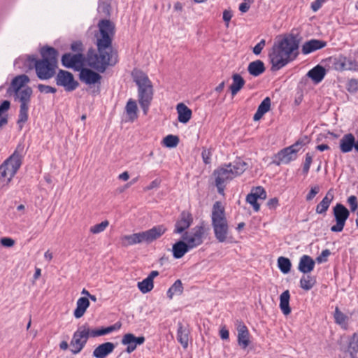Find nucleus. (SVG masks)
I'll return each mask as SVG.
<instances>
[{
	"mask_svg": "<svg viewBox=\"0 0 358 358\" xmlns=\"http://www.w3.org/2000/svg\"><path fill=\"white\" fill-rule=\"evenodd\" d=\"M153 287V282H152L150 280V278H148L138 282V288L143 294L148 293L150 291H151Z\"/></svg>",
	"mask_w": 358,
	"mask_h": 358,
	"instance_id": "obj_42",
	"label": "nucleus"
},
{
	"mask_svg": "<svg viewBox=\"0 0 358 358\" xmlns=\"http://www.w3.org/2000/svg\"><path fill=\"white\" fill-rule=\"evenodd\" d=\"M235 325L238 332V345L243 349H245L250 344V333L248 327L242 321L240 320H236Z\"/></svg>",
	"mask_w": 358,
	"mask_h": 358,
	"instance_id": "obj_16",
	"label": "nucleus"
},
{
	"mask_svg": "<svg viewBox=\"0 0 358 358\" xmlns=\"http://www.w3.org/2000/svg\"><path fill=\"white\" fill-rule=\"evenodd\" d=\"M164 145L167 148H175L179 143L177 136L169 134L163 139Z\"/></svg>",
	"mask_w": 358,
	"mask_h": 358,
	"instance_id": "obj_43",
	"label": "nucleus"
},
{
	"mask_svg": "<svg viewBox=\"0 0 358 358\" xmlns=\"http://www.w3.org/2000/svg\"><path fill=\"white\" fill-rule=\"evenodd\" d=\"M250 7V3H248V2H243L239 5V10L241 13H246L248 11Z\"/></svg>",
	"mask_w": 358,
	"mask_h": 358,
	"instance_id": "obj_62",
	"label": "nucleus"
},
{
	"mask_svg": "<svg viewBox=\"0 0 358 358\" xmlns=\"http://www.w3.org/2000/svg\"><path fill=\"white\" fill-rule=\"evenodd\" d=\"M144 342V336L136 337L131 333L124 334L121 341L122 345H127L126 352L127 353H131L136 350L138 345H142Z\"/></svg>",
	"mask_w": 358,
	"mask_h": 358,
	"instance_id": "obj_15",
	"label": "nucleus"
},
{
	"mask_svg": "<svg viewBox=\"0 0 358 358\" xmlns=\"http://www.w3.org/2000/svg\"><path fill=\"white\" fill-rule=\"evenodd\" d=\"M38 89L40 92L45 94L55 93L57 92V89L55 87L43 84H39L38 85Z\"/></svg>",
	"mask_w": 358,
	"mask_h": 358,
	"instance_id": "obj_50",
	"label": "nucleus"
},
{
	"mask_svg": "<svg viewBox=\"0 0 358 358\" xmlns=\"http://www.w3.org/2000/svg\"><path fill=\"white\" fill-rule=\"evenodd\" d=\"M91 337L90 329L87 324H83L78 327L73 333L70 342L71 351L76 355L81 352L85 346L89 338Z\"/></svg>",
	"mask_w": 358,
	"mask_h": 358,
	"instance_id": "obj_9",
	"label": "nucleus"
},
{
	"mask_svg": "<svg viewBox=\"0 0 358 358\" xmlns=\"http://www.w3.org/2000/svg\"><path fill=\"white\" fill-rule=\"evenodd\" d=\"M212 155V152L210 150L203 148L201 152V157L203 162L206 164H208L210 163V157Z\"/></svg>",
	"mask_w": 358,
	"mask_h": 358,
	"instance_id": "obj_53",
	"label": "nucleus"
},
{
	"mask_svg": "<svg viewBox=\"0 0 358 358\" xmlns=\"http://www.w3.org/2000/svg\"><path fill=\"white\" fill-rule=\"evenodd\" d=\"M115 348V345L111 342H106L98 345L93 351L95 358H106L111 354Z\"/></svg>",
	"mask_w": 358,
	"mask_h": 358,
	"instance_id": "obj_21",
	"label": "nucleus"
},
{
	"mask_svg": "<svg viewBox=\"0 0 358 358\" xmlns=\"http://www.w3.org/2000/svg\"><path fill=\"white\" fill-rule=\"evenodd\" d=\"M334 317L336 324L345 327L347 325L348 317L342 313L338 308H336Z\"/></svg>",
	"mask_w": 358,
	"mask_h": 358,
	"instance_id": "obj_41",
	"label": "nucleus"
},
{
	"mask_svg": "<svg viewBox=\"0 0 358 358\" xmlns=\"http://www.w3.org/2000/svg\"><path fill=\"white\" fill-rule=\"evenodd\" d=\"M326 2V0H315L310 4V8L313 12H317L321 8L323 3Z\"/></svg>",
	"mask_w": 358,
	"mask_h": 358,
	"instance_id": "obj_56",
	"label": "nucleus"
},
{
	"mask_svg": "<svg viewBox=\"0 0 358 358\" xmlns=\"http://www.w3.org/2000/svg\"><path fill=\"white\" fill-rule=\"evenodd\" d=\"M29 81V78L27 76L24 74V85ZM32 94V90L28 86L24 85V122L27 120V115L25 113V102L29 100V98Z\"/></svg>",
	"mask_w": 358,
	"mask_h": 358,
	"instance_id": "obj_40",
	"label": "nucleus"
},
{
	"mask_svg": "<svg viewBox=\"0 0 358 358\" xmlns=\"http://www.w3.org/2000/svg\"><path fill=\"white\" fill-rule=\"evenodd\" d=\"M271 107V99L269 97H266L258 106L259 113H264V114L268 112Z\"/></svg>",
	"mask_w": 358,
	"mask_h": 358,
	"instance_id": "obj_48",
	"label": "nucleus"
},
{
	"mask_svg": "<svg viewBox=\"0 0 358 358\" xmlns=\"http://www.w3.org/2000/svg\"><path fill=\"white\" fill-rule=\"evenodd\" d=\"M305 145V142L303 141L299 140L293 145L289 146L288 148L290 150H292L294 151V154H297V152L299 151V150L302 148L303 145Z\"/></svg>",
	"mask_w": 358,
	"mask_h": 358,
	"instance_id": "obj_57",
	"label": "nucleus"
},
{
	"mask_svg": "<svg viewBox=\"0 0 358 358\" xmlns=\"http://www.w3.org/2000/svg\"><path fill=\"white\" fill-rule=\"evenodd\" d=\"M40 52L42 58L34 64L36 75L41 80L50 79L56 73L58 52L52 47L44 46Z\"/></svg>",
	"mask_w": 358,
	"mask_h": 358,
	"instance_id": "obj_4",
	"label": "nucleus"
},
{
	"mask_svg": "<svg viewBox=\"0 0 358 358\" xmlns=\"http://www.w3.org/2000/svg\"><path fill=\"white\" fill-rule=\"evenodd\" d=\"M258 199L257 196L251 193L248 194L246 196V201L253 207L255 212H258L260 209V205L257 202Z\"/></svg>",
	"mask_w": 358,
	"mask_h": 358,
	"instance_id": "obj_46",
	"label": "nucleus"
},
{
	"mask_svg": "<svg viewBox=\"0 0 358 358\" xmlns=\"http://www.w3.org/2000/svg\"><path fill=\"white\" fill-rule=\"evenodd\" d=\"M334 65V69L336 71H343L355 70L357 64L355 61L352 59L351 58L341 56L338 59H336Z\"/></svg>",
	"mask_w": 358,
	"mask_h": 358,
	"instance_id": "obj_20",
	"label": "nucleus"
},
{
	"mask_svg": "<svg viewBox=\"0 0 358 358\" xmlns=\"http://www.w3.org/2000/svg\"><path fill=\"white\" fill-rule=\"evenodd\" d=\"M327 70L325 68L318 64L308 72L307 76L310 78L315 84H318L324 79Z\"/></svg>",
	"mask_w": 358,
	"mask_h": 358,
	"instance_id": "obj_23",
	"label": "nucleus"
},
{
	"mask_svg": "<svg viewBox=\"0 0 358 358\" xmlns=\"http://www.w3.org/2000/svg\"><path fill=\"white\" fill-rule=\"evenodd\" d=\"M143 242H144V240L142 232L125 235L122 238V243L124 246L132 245Z\"/></svg>",
	"mask_w": 358,
	"mask_h": 358,
	"instance_id": "obj_33",
	"label": "nucleus"
},
{
	"mask_svg": "<svg viewBox=\"0 0 358 358\" xmlns=\"http://www.w3.org/2000/svg\"><path fill=\"white\" fill-rule=\"evenodd\" d=\"M84 57L82 53L72 55L66 53L62 55V64L66 68L78 69L83 64Z\"/></svg>",
	"mask_w": 358,
	"mask_h": 358,
	"instance_id": "obj_13",
	"label": "nucleus"
},
{
	"mask_svg": "<svg viewBox=\"0 0 358 358\" xmlns=\"http://www.w3.org/2000/svg\"><path fill=\"white\" fill-rule=\"evenodd\" d=\"M329 250L325 249L322 251L321 254L316 258L317 263L321 264L327 261V257L330 255Z\"/></svg>",
	"mask_w": 358,
	"mask_h": 358,
	"instance_id": "obj_51",
	"label": "nucleus"
},
{
	"mask_svg": "<svg viewBox=\"0 0 358 358\" xmlns=\"http://www.w3.org/2000/svg\"><path fill=\"white\" fill-rule=\"evenodd\" d=\"M98 27L99 35L96 36L98 53L89 56L88 62L91 67L103 72L108 66L117 62L116 53L112 47L115 25L110 20L103 19L99 22Z\"/></svg>",
	"mask_w": 358,
	"mask_h": 358,
	"instance_id": "obj_1",
	"label": "nucleus"
},
{
	"mask_svg": "<svg viewBox=\"0 0 358 358\" xmlns=\"http://www.w3.org/2000/svg\"><path fill=\"white\" fill-rule=\"evenodd\" d=\"M231 17H232V13L230 10H225L223 12L222 18L224 22H229L231 20Z\"/></svg>",
	"mask_w": 358,
	"mask_h": 358,
	"instance_id": "obj_63",
	"label": "nucleus"
},
{
	"mask_svg": "<svg viewBox=\"0 0 358 358\" xmlns=\"http://www.w3.org/2000/svg\"><path fill=\"white\" fill-rule=\"evenodd\" d=\"M315 265V262L311 257L303 255L300 257L298 270L303 274H308L313 271Z\"/></svg>",
	"mask_w": 358,
	"mask_h": 358,
	"instance_id": "obj_22",
	"label": "nucleus"
},
{
	"mask_svg": "<svg viewBox=\"0 0 358 358\" xmlns=\"http://www.w3.org/2000/svg\"><path fill=\"white\" fill-rule=\"evenodd\" d=\"M55 82L58 86H62L67 92L75 90L78 86V83L75 80L73 75L64 70H59L55 77Z\"/></svg>",
	"mask_w": 358,
	"mask_h": 358,
	"instance_id": "obj_12",
	"label": "nucleus"
},
{
	"mask_svg": "<svg viewBox=\"0 0 358 358\" xmlns=\"http://www.w3.org/2000/svg\"><path fill=\"white\" fill-rule=\"evenodd\" d=\"M333 214L336 223L331 227V231L341 232L343 231L345 222L350 216V211L343 204L337 203L333 208Z\"/></svg>",
	"mask_w": 358,
	"mask_h": 358,
	"instance_id": "obj_10",
	"label": "nucleus"
},
{
	"mask_svg": "<svg viewBox=\"0 0 358 358\" xmlns=\"http://www.w3.org/2000/svg\"><path fill=\"white\" fill-rule=\"evenodd\" d=\"M278 205V200L277 198H272L267 202V206L269 208H275Z\"/></svg>",
	"mask_w": 358,
	"mask_h": 358,
	"instance_id": "obj_61",
	"label": "nucleus"
},
{
	"mask_svg": "<svg viewBox=\"0 0 358 358\" xmlns=\"http://www.w3.org/2000/svg\"><path fill=\"white\" fill-rule=\"evenodd\" d=\"M90 306L89 299L86 297H80L76 303V308L73 315L76 318H80L85 313L87 308Z\"/></svg>",
	"mask_w": 358,
	"mask_h": 358,
	"instance_id": "obj_32",
	"label": "nucleus"
},
{
	"mask_svg": "<svg viewBox=\"0 0 358 358\" xmlns=\"http://www.w3.org/2000/svg\"><path fill=\"white\" fill-rule=\"evenodd\" d=\"M276 157L278 159L277 164H287L290 162L296 159V155L294 154V151L290 150L288 147L281 150L278 152Z\"/></svg>",
	"mask_w": 358,
	"mask_h": 358,
	"instance_id": "obj_26",
	"label": "nucleus"
},
{
	"mask_svg": "<svg viewBox=\"0 0 358 358\" xmlns=\"http://www.w3.org/2000/svg\"><path fill=\"white\" fill-rule=\"evenodd\" d=\"M300 41L299 35L290 34L274 43L268 53L272 71L280 70L297 57Z\"/></svg>",
	"mask_w": 358,
	"mask_h": 358,
	"instance_id": "obj_2",
	"label": "nucleus"
},
{
	"mask_svg": "<svg viewBox=\"0 0 358 358\" xmlns=\"http://www.w3.org/2000/svg\"><path fill=\"white\" fill-rule=\"evenodd\" d=\"M125 113L127 116V121L133 122L138 118V107L136 101L129 99L125 106Z\"/></svg>",
	"mask_w": 358,
	"mask_h": 358,
	"instance_id": "obj_29",
	"label": "nucleus"
},
{
	"mask_svg": "<svg viewBox=\"0 0 358 358\" xmlns=\"http://www.w3.org/2000/svg\"><path fill=\"white\" fill-rule=\"evenodd\" d=\"M220 336L222 339L227 340L229 337V331L226 328H222L220 331Z\"/></svg>",
	"mask_w": 358,
	"mask_h": 358,
	"instance_id": "obj_64",
	"label": "nucleus"
},
{
	"mask_svg": "<svg viewBox=\"0 0 358 358\" xmlns=\"http://www.w3.org/2000/svg\"><path fill=\"white\" fill-rule=\"evenodd\" d=\"M278 266L280 271L284 273H288L291 270L292 263L291 261L285 257H280L278 258Z\"/></svg>",
	"mask_w": 358,
	"mask_h": 358,
	"instance_id": "obj_39",
	"label": "nucleus"
},
{
	"mask_svg": "<svg viewBox=\"0 0 358 358\" xmlns=\"http://www.w3.org/2000/svg\"><path fill=\"white\" fill-rule=\"evenodd\" d=\"M189 329L187 326H184L181 322L178 324L177 340L184 348L188 346Z\"/></svg>",
	"mask_w": 358,
	"mask_h": 358,
	"instance_id": "obj_27",
	"label": "nucleus"
},
{
	"mask_svg": "<svg viewBox=\"0 0 358 358\" xmlns=\"http://www.w3.org/2000/svg\"><path fill=\"white\" fill-rule=\"evenodd\" d=\"M183 292V286L180 280H177L167 291V296L172 299L175 294H181Z\"/></svg>",
	"mask_w": 358,
	"mask_h": 358,
	"instance_id": "obj_38",
	"label": "nucleus"
},
{
	"mask_svg": "<svg viewBox=\"0 0 358 358\" xmlns=\"http://www.w3.org/2000/svg\"><path fill=\"white\" fill-rule=\"evenodd\" d=\"M79 78L81 82L87 85L101 84V76L98 73L87 69L82 68L80 71Z\"/></svg>",
	"mask_w": 358,
	"mask_h": 358,
	"instance_id": "obj_14",
	"label": "nucleus"
},
{
	"mask_svg": "<svg viewBox=\"0 0 358 358\" xmlns=\"http://www.w3.org/2000/svg\"><path fill=\"white\" fill-rule=\"evenodd\" d=\"M0 243L6 248H11L15 244V241L10 238L4 237L0 239Z\"/></svg>",
	"mask_w": 358,
	"mask_h": 358,
	"instance_id": "obj_55",
	"label": "nucleus"
},
{
	"mask_svg": "<svg viewBox=\"0 0 358 358\" xmlns=\"http://www.w3.org/2000/svg\"><path fill=\"white\" fill-rule=\"evenodd\" d=\"M22 75L16 76L11 82L10 87H8L7 92L10 96H14L18 99L21 103L20 106V115L18 124H20L22 122ZM21 127V125H20Z\"/></svg>",
	"mask_w": 358,
	"mask_h": 358,
	"instance_id": "obj_11",
	"label": "nucleus"
},
{
	"mask_svg": "<svg viewBox=\"0 0 358 358\" xmlns=\"http://www.w3.org/2000/svg\"><path fill=\"white\" fill-rule=\"evenodd\" d=\"M355 145V138L352 134H345L340 140V149L343 153L350 152Z\"/></svg>",
	"mask_w": 358,
	"mask_h": 358,
	"instance_id": "obj_25",
	"label": "nucleus"
},
{
	"mask_svg": "<svg viewBox=\"0 0 358 358\" xmlns=\"http://www.w3.org/2000/svg\"><path fill=\"white\" fill-rule=\"evenodd\" d=\"M265 70L264 62L259 59L250 62L248 66L249 73L255 77L260 76Z\"/></svg>",
	"mask_w": 358,
	"mask_h": 358,
	"instance_id": "obj_31",
	"label": "nucleus"
},
{
	"mask_svg": "<svg viewBox=\"0 0 358 358\" xmlns=\"http://www.w3.org/2000/svg\"><path fill=\"white\" fill-rule=\"evenodd\" d=\"M211 220L216 239L220 243L225 242L229 233V226L224 208L220 201H216L213 206Z\"/></svg>",
	"mask_w": 358,
	"mask_h": 358,
	"instance_id": "obj_6",
	"label": "nucleus"
},
{
	"mask_svg": "<svg viewBox=\"0 0 358 358\" xmlns=\"http://www.w3.org/2000/svg\"><path fill=\"white\" fill-rule=\"evenodd\" d=\"M22 164V154L19 148L0 166V182L8 185L20 169Z\"/></svg>",
	"mask_w": 358,
	"mask_h": 358,
	"instance_id": "obj_7",
	"label": "nucleus"
},
{
	"mask_svg": "<svg viewBox=\"0 0 358 358\" xmlns=\"http://www.w3.org/2000/svg\"><path fill=\"white\" fill-rule=\"evenodd\" d=\"M319 192H320L319 186L316 185V186L311 187L310 192L306 195V200L311 201L319 193Z\"/></svg>",
	"mask_w": 358,
	"mask_h": 358,
	"instance_id": "obj_54",
	"label": "nucleus"
},
{
	"mask_svg": "<svg viewBox=\"0 0 358 358\" xmlns=\"http://www.w3.org/2000/svg\"><path fill=\"white\" fill-rule=\"evenodd\" d=\"M350 349L354 351H358V336L354 335L352 341L350 343Z\"/></svg>",
	"mask_w": 358,
	"mask_h": 358,
	"instance_id": "obj_59",
	"label": "nucleus"
},
{
	"mask_svg": "<svg viewBox=\"0 0 358 358\" xmlns=\"http://www.w3.org/2000/svg\"><path fill=\"white\" fill-rule=\"evenodd\" d=\"M132 76L138 87V103L143 113L146 115L153 99L154 90L152 82L148 76L141 71H134Z\"/></svg>",
	"mask_w": 358,
	"mask_h": 358,
	"instance_id": "obj_5",
	"label": "nucleus"
},
{
	"mask_svg": "<svg viewBox=\"0 0 358 358\" xmlns=\"http://www.w3.org/2000/svg\"><path fill=\"white\" fill-rule=\"evenodd\" d=\"M193 222L192 215L187 211H182L180 215L179 220L175 224V234H182L187 229H188Z\"/></svg>",
	"mask_w": 358,
	"mask_h": 358,
	"instance_id": "obj_17",
	"label": "nucleus"
},
{
	"mask_svg": "<svg viewBox=\"0 0 358 358\" xmlns=\"http://www.w3.org/2000/svg\"><path fill=\"white\" fill-rule=\"evenodd\" d=\"M334 199V194L329 189L322 200L317 205L315 211L317 214H324L327 211L331 201Z\"/></svg>",
	"mask_w": 358,
	"mask_h": 358,
	"instance_id": "obj_28",
	"label": "nucleus"
},
{
	"mask_svg": "<svg viewBox=\"0 0 358 358\" xmlns=\"http://www.w3.org/2000/svg\"><path fill=\"white\" fill-rule=\"evenodd\" d=\"M109 225V222L107 220L103 221L99 224H95L90 227V231L92 234H97L103 232L107 227Z\"/></svg>",
	"mask_w": 358,
	"mask_h": 358,
	"instance_id": "obj_45",
	"label": "nucleus"
},
{
	"mask_svg": "<svg viewBox=\"0 0 358 358\" xmlns=\"http://www.w3.org/2000/svg\"><path fill=\"white\" fill-rule=\"evenodd\" d=\"M348 203L352 212H355L358 208L357 198L355 195H351L348 198Z\"/></svg>",
	"mask_w": 358,
	"mask_h": 358,
	"instance_id": "obj_49",
	"label": "nucleus"
},
{
	"mask_svg": "<svg viewBox=\"0 0 358 358\" xmlns=\"http://www.w3.org/2000/svg\"><path fill=\"white\" fill-rule=\"evenodd\" d=\"M71 49L73 52H77L78 53H81V52L83 51V43L79 41H74L71 45Z\"/></svg>",
	"mask_w": 358,
	"mask_h": 358,
	"instance_id": "obj_58",
	"label": "nucleus"
},
{
	"mask_svg": "<svg viewBox=\"0 0 358 358\" xmlns=\"http://www.w3.org/2000/svg\"><path fill=\"white\" fill-rule=\"evenodd\" d=\"M206 229L203 223H201L192 228L190 231H185L182 235V239L188 244L192 250L201 245L206 236Z\"/></svg>",
	"mask_w": 358,
	"mask_h": 358,
	"instance_id": "obj_8",
	"label": "nucleus"
},
{
	"mask_svg": "<svg viewBox=\"0 0 358 358\" xmlns=\"http://www.w3.org/2000/svg\"><path fill=\"white\" fill-rule=\"evenodd\" d=\"M232 84L230 85L229 89L232 96H235L244 86L245 80L242 76L238 73L232 76Z\"/></svg>",
	"mask_w": 358,
	"mask_h": 358,
	"instance_id": "obj_36",
	"label": "nucleus"
},
{
	"mask_svg": "<svg viewBox=\"0 0 358 358\" xmlns=\"http://www.w3.org/2000/svg\"><path fill=\"white\" fill-rule=\"evenodd\" d=\"M250 193L257 196L259 199L264 200L266 198V192L264 187L261 186L253 188Z\"/></svg>",
	"mask_w": 358,
	"mask_h": 358,
	"instance_id": "obj_47",
	"label": "nucleus"
},
{
	"mask_svg": "<svg viewBox=\"0 0 358 358\" xmlns=\"http://www.w3.org/2000/svg\"><path fill=\"white\" fill-rule=\"evenodd\" d=\"M248 168V164L241 159H238L231 163L225 164L214 170L213 176L215 178V185L217 192L224 194V189L227 184L241 175Z\"/></svg>",
	"mask_w": 358,
	"mask_h": 358,
	"instance_id": "obj_3",
	"label": "nucleus"
},
{
	"mask_svg": "<svg viewBox=\"0 0 358 358\" xmlns=\"http://www.w3.org/2000/svg\"><path fill=\"white\" fill-rule=\"evenodd\" d=\"M316 283L315 277L304 274L300 279V287L306 291L311 289Z\"/></svg>",
	"mask_w": 358,
	"mask_h": 358,
	"instance_id": "obj_37",
	"label": "nucleus"
},
{
	"mask_svg": "<svg viewBox=\"0 0 358 358\" xmlns=\"http://www.w3.org/2000/svg\"><path fill=\"white\" fill-rule=\"evenodd\" d=\"M266 45V41L264 39H262L254 48L252 52L255 55H259Z\"/></svg>",
	"mask_w": 358,
	"mask_h": 358,
	"instance_id": "obj_52",
	"label": "nucleus"
},
{
	"mask_svg": "<svg viewBox=\"0 0 358 358\" xmlns=\"http://www.w3.org/2000/svg\"><path fill=\"white\" fill-rule=\"evenodd\" d=\"M191 250L186 241L183 240L178 241L173 245V256L175 259H180Z\"/></svg>",
	"mask_w": 358,
	"mask_h": 358,
	"instance_id": "obj_24",
	"label": "nucleus"
},
{
	"mask_svg": "<svg viewBox=\"0 0 358 358\" xmlns=\"http://www.w3.org/2000/svg\"><path fill=\"white\" fill-rule=\"evenodd\" d=\"M327 42L319 39H311L305 42L301 47V52L303 55H308L316 50L326 47Z\"/></svg>",
	"mask_w": 358,
	"mask_h": 358,
	"instance_id": "obj_19",
	"label": "nucleus"
},
{
	"mask_svg": "<svg viewBox=\"0 0 358 358\" xmlns=\"http://www.w3.org/2000/svg\"><path fill=\"white\" fill-rule=\"evenodd\" d=\"M176 108L178 121L184 124L188 122L192 117V110L182 103H178Z\"/></svg>",
	"mask_w": 358,
	"mask_h": 358,
	"instance_id": "obj_30",
	"label": "nucleus"
},
{
	"mask_svg": "<svg viewBox=\"0 0 358 358\" xmlns=\"http://www.w3.org/2000/svg\"><path fill=\"white\" fill-rule=\"evenodd\" d=\"M121 327V324L115 323L113 325H110L107 327H101L98 329H90L91 337H99L109 334L116 330H118Z\"/></svg>",
	"mask_w": 358,
	"mask_h": 358,
	"instance_id": "obj_34",
	"label": "nucleus"
},
{
	"mask_svg": "<svg viewBox=\"0 0 358 358\" xmlns=\"http://www.w3.org/2000/svg\"><path fill=\"white\" fill-rule=\"evenodd\" d=\"M290 294L289 290L284 291L280 296V308L285 315H287L291 313L289 307Z\"/></svg>",
	"mask_w": 358,
	"mask_h": 358,
	"instance_id": "obj_35",
	"label": "nucleus"
},
{
	"mask_svg": "<svg viewBox=\"0 0 358 358\" xmlns=\"http://www.w3.org/2000/svg\"><path fill=\"white\" fill-rule=\"evenodd\" d=\"M10 102L7 100L3 101L0 105V128L7 124V118L2 117V115L9 109Z\"/></svg>",
	"mask_w": 358,
	"mask_h": 358,
	"instance_id": "obj_44",
	"label": "nucleus"
},
{
	"mask_svg": "<svg viewBox=\"0 0 358 358\" xmlns=\"http://www.w3.org/2000/svg\"><path fill=\"white\" fill-rule=\"evenodd\" d=\"M166 231L164 225L160 224L153 227L149 230L142 231L144 242L147 243H152L155 240L161 237Z\"/></svg>",
	"mask_w": 358,
	"mask_h": 358,
	"instance_id": "obj_18",
	"label": "nucleus"
},
{
	"mask_svg": "<svg viewBox=\"0 0 358 358\" xmlns=\"http://www.w3.org/2000/svg\"><path fill=\"white\" fill-rule=\"evenodd\" d=\"M312 162H313V155L309 152L306 153L305 162L303 163V166L310 169Z\"/></svg>",
	"mask_w": 358,
	"mask_h": 358,
	"instance_id": "obj_60",
	"label": "nucleus"
}]
</instances>
